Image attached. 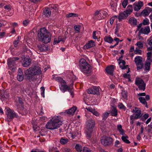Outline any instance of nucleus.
<instances>
[{
	"label": "nucleus",
	"instance_id": "obj_1",
	"mask_svg": "<svg viewBox=\"0 0 152 152\" xmlns=\"http://www.w3.org/2000/svg\"><path fill=\"white\" fill-rule=\"evenodd\" d=\"M41 71L39 67L32 66L26 70L24 71V73L26 79L29 81H34L36 78L34 76L41 73Z\"/></svg>",
	"mask_w": 152,
	"mask_h": 152
},
{
	"label": "nucleus",
	"instance_id": "obj_2",
	"mask_svg": "<svg viewBox=\"0 0 152 152\" xmlns=\"http://www.w3.org/2000/svg\"><path fill=\"white\" fill-rule=\"evenodd\" d=\"M38 37L39 40L45 43L50 42L51 39V34L45 27L41 28L39 30Z\"/></svg>",
	"mask_w": 152,
	"mask_h": 152
},
{
	"label": "nucleus",
	"instance_id": "obj_3",
	"mask_svg": "<svg viewBox=\"0 0 152 152\" xmlns=\"http://www.w3.org/2000/svg\"><path fill=\"white\" fill-rule=\"evenodd\" d=\"M62 124V121L60 116L54 117L50 119L46 125L47 129L53 130L58 129Z\"/></svg>",
	"mask_w": 152,
	"mask_h": 152
},
{
	"label": "nucleus",
	"instance_id": "obj_4",
	"mask_svg": "<svg viewBox=\"0 0 152 152\" xmlns=\"http://www.w3.org/2000/svg\"><path fill=\"white\" fill-rule=\"evenodd\" d=\"M79 67L81 71L85 73H89L91 68L90 65L88 64L84 58H81L79 61Z\"/></svg>",
	"mask_w": 152,
	"mask_h": 152
},
{
	"label": "nucleus",
	"instance_id": "obj_5",
	"mask_svg": "<svg viewBox=\"0 0 152 152\" xmlns=\"http://www.w3.org/2000/svg\"><path fill=\"white\" fill-rule=\"evenodd\" d=\"M95 122L91 118L87 121L86 122V134L87 139H90L91 136V134L93 128L95 126Z\"/></svg>",
	"mask_w": 152,
	"mask_h": 152
},
{
	"label": "nucleus",
	"instance_id": "obj_6",
	"mask_svg": "<svg viewBox=\"0 0 152 152\" xmlns=\"http://www.w3.org/2000/svg\"><path fill=\"white\" fill-rule=\"evenodd\" d=\"M53 78L56 80L58 82L60 83L59 85L60 90L63 92H64L70 87L67 86L66 83L62 78L60 77H56L55 75H53Z\"/></svg>",
	"mask_w": 152,
	"mask_h": 152
},
{
	"label": "nucleus",
	"instance_id": "obj_7",
	"mask_svg": "<svg viewBox=\"0 0 152 152\" xmlns=\"http://www.w3.org/2000/svg\"><path fill=\"white\" fill-rule=\"evenodd\" d=\"M135 84L138 86L139 90L145 91V89L146 84L142 79L138 77H136Z\"/></svg>",
	"mask_w": 152,
	"mask_h": 152
},
{
	"label": "nucleus",
	"instance_id": "obj_8",
	"mask_svg": "<svg viewBox=\"0 0 152 152\" xmlns=\"http://www.w3.org/2000/svg\"><path fill=\"white\" fill-rule=\"evenodd\" d=\"M134 61L137 66V70L142 68L143 64L142 62V57L140 56H137L134 58Z\"/></svg>",
	"mask_w": 152,
	"mask_h": 152
},
{
	"label": "nucleus",
	"instance_id": "obj_9",
	"mask_svg": "<svg viewBox=\"0 0 152 152\" xmlns=\"http://www.w3.org/2000/svg\"><path fill=\"white\" fill-rule=\"evenodd\" d=\"M6 113L7 117L9 119H12L15 117L18 118V116L16 113L13 110L9 108L6 109Z\"/></svg>",
	"mask_w": 152,
	"mask_h": 152
},
{
	"label": "nucleus",
	"instance_id": "obj_10",
	"mask_svg": "<svg viewBox=\"0 0 152 152\" xmlns=\"http://www.w3.org/2000/svg\"><path fill=\"white\" fill-rule=\"evenodd\" d=\"M101 143L104 145H107L111 144L113 142L112 138L110 137L103 136L101 139Z\"/></svg>",
	"mask_w": 152,
	"mask_h": 152
},
{
	"label": "nucleus",
	"instance_id": "obj_11",
	"mask_svg": "<svg viewBox=\"0 0 152 152\" xmlns=\"http://www.w3.org/2000/svg\"><path fill=\"white\" fill-rule=\"evenodd\" d=\"M19 58L18 57L11 58H8L7 60V64L10 68L13 66H15L17 65L16 61L18 60Z\"/></svg>",
	"mask_w": 152,
	"mask_h": 152
},
{
	"label": "nucleus",
	"instance_id": "obj_12",
	"mask_svg": "<svg viewBox=\"0 0 152 152\" xmlns=\"http://www.w3.org/2000/svg\"><path fill=\"white\" fill-rule=\"evenodd\" d=\"M16 106L17 107V109L18 111V113L22 115H26L28 113V111L27 109L25 107H24L23 106V107H20L18 104H16Z\"/></svg>",
	"mask_w": 152,
	"mask_h": 152
},
{
	"label": "nucleus",
	"instance_id": "obj_13",
	"mask_svg": "<svg viewBox=\"0 0 152 152\" xmlns=\"http://www.w3.org/2000/svg\"><path fill=\"white\" fill-rule=\"evenodd\" d=\"M99 88L96 86H93L89 88L87 91L88 94H97L99 93Z\"/></svg>",
	"mask_w": 152,
	"mask_h": 152
},
{
	"label": "nucleus",
	"instance_id": "obj_14",
	"mask_svg": "<svg viewBox=\"0 0 152 152\" xmlns=\"http://www.w3.org/2000/svg\"><path fill=\"white\" fill-rule=\"evenodd\" d=\"M134 7V10L136 11H138L143 6V4L142 1H139L138 3L135 2L133 4Z\"/></svg>",
	"mask_w": 152,
	"mask_h": 152
},
{
	"label": "nucleus",
	"instance_id": "obj_15",
	"mask_svg": "<svg viewBox=\"0 0 152 152\" xmlns=\"http://www.w3.org/2000/svg\"><path fill=\"white\" fill-rule=\"evenodd\" d=\"M95 46V43L92 40H91L84 46L83 48L84 49H87Z\"/></svg>",
	"mask_w": 152,
	"mask_h": 152
},
{
	"label": "nucleus",
	"instance_id": "obj_16",
	"mask_svg": "<svg viewBox=\"0 0 152 152\" xmlns=\"http://www.w3.org/2000/svg\"><path fill=\"white\" fill-rule=\"evenodd\" d=\"M76 109V107H73L69 110H66L65 113L69 116L73 115Z\"/></svg>",
	"mask_w": 152,
	"mask_h": 152
},
{
	"label": "nucleus",
	"instance_id": "obj_17",
	"mask_svg": "<svg viewBox=\"0 0 152 152\" xmlns=\"http://www.w3.org/2000/svg\"><path fill=\"white\" fill-rule=\"evenodd\" d=\"M114 66V65H110L106 68L105 70L108 74L112 76L113 75Z\"/></svg>",
	"mask_w": 152,
	"mask_h": 152
},
{
	"label": "nucleus",
	"instance_id": "obj_18",
	"mask_svg": "<svg viewBox=\"0 0 152 152\" xmlns=\"http://www.w3.org/2000/svg\"><path fill=\"white\" fill-rule=\"evenodd\" d=\"M150 32V30L149 26H146L141 28L140 32L145 34H148Z\"/></svg>",
	"mask_w": 152,
	"mask_h": 152
},
{
	"label": "nucleus",
	"instance_id": "obj_19",
	"mask_svg": "<svg viewBox=\"0 0 152 152\" xmlns=\"http://www.w3.org/2000/svg\"><path fill=\"white\" fill-rule=\"evenodd\" d=\"M133 111L136 113L135 115L136 118H139L142 116V114H141V111L138 108L135 107Z\"/></svg>",
	"mask_w": 152,
	"mask_h": 152
},
{
	"label": "nucleus",
	"instance_id": "obj_20",
	"mask_svg": "<svg viewBox=\"0 0 152 152\" xmlns=\"http://www.w3.org/2000/svg\"><path fill=\"white\" fill-rule=\"evenodd\" d=\"M128 15L125 11L123 12H120L118 15V19L119 21H121L122 19H125L128 16Z\"/></svg>",
	"mask_w": 152,
	"mask_h": 152
},
{
	"label": "nucleus",
	"instance_id": "obj_21",
	"mask_svg": "<svg viewBox=\"0 0 152 152\" xmlns=\"http://www.w3.org/2000/svg\"><path fill=\"white\" fill-rule=\"evenodd\" d=\"M119 65V66L122 69H124L128 68V65H125L126 62L124 60H121L120 61H119L118 62Z\"/></svg>",
	"mask_w": 152,
	"mask_h": 152
},
{
	"label": "nucleus",
	"instance_id": "obj_22",
	"mask_svg": "<svg viewBox=\"0 0 152 152\" xmlns=\"http://www.w3.org/2000/svg\"><path fill=\"white\" fill-rule=\"evenodd\" d=\"M104 17L100 14L99 11L96 10L95 12L94 18L98 20H101L103 19Z\"/></svg>",
	"mask_w": 152,
	"mask_h": 152
},
{
	"label": "nucleus",
	"instance_id": "obj_23",
	"mask_svg": "<svg viewBox=\"0 0 152 152\" xmlns=\"http://www.w3.org/2000/svg\"><path fill=\"white\" fill-rule=\"evenodd\" d=\"M37 49L40 52H43L48 50V47L44 44L39 45L37 46Z\"/></svg>",
	"mask_w": 152,
	"mask_h": 152
},
{
	"label": "nucleus",
	"instance_id": "obj_24",
	"mask_svg": "<svg viewBox=\"0 0 152 152\" xmlns=\"http://www.w3.org/2000/svg\"><path fill=\"white\" fill-rule=\"evenodd\" d=\"M109 113H110L111 115L113 116L116 117L118 115L117 110L116 108L114 106H112L111 108L110 112Z\"/></svg>",
	"mask_w": 152,
	"mask_h": 152
},
{
	"label": "nucleus",
	"instance_id": "obj_25",
	"mask_svg": "<svg viewBox=\"0 0 152 152\" xmlns=\"http://www.w3.org/2000/svg\"><path fill=\"white\" fill-rule=\"evenodd\" d=\"M31 62L30 59L25 58L23 61L22 65L24 67H27L30 64Z\"/></svg>",
	"mask_w": 152,
	"mask_h": 152
},
{
	"label": "nucleus",
	"instance_id": "obj_26",
	"mask_svg": "<svg viewBox=\"0 0 152 152\" xmlns=\"http://www.w3.org/2000/svg\"><path fill=\"white\" fill-rule=\"evenodd\" d=\"M43 13L46 17L50 16L51 14V10L50 8H45L43 10Z\"/></svg>",
	"mask_w": 152,
	"mask_h": 152
},
{
	"label": "nucleus",
	"instance_id": "obj_27",
	"mask_svg": "<svg viewBox=\"0 0 152 152\" xmlns=\"http://www.w3.org/2000/svg\"><path fill=\"white\" fill-rule=\"evenodd\" d=\"M117 127V129L121 134L122 135H126L125 134V131L122 129L121 125H118Z\"/></svg>",
	"mask_w": 152,
	"mask_h": 152
},
{
	"label": "nucleus",
	"instance_id": "obj_28",
	"mask_svg": "<svg viewBox=\"0 0 152 152\" xmlns=\"http://www.w3.org/2000/svg\"><path fill=\"white\" fill-rule=\"evenodd\" d=\"M128 15H130L133 11V7L131 5H129L127 7L126 10L124 11Z\"/></svg>",
	"mask_w": 152,
	"mask_h": 152
},
{
	"label": "nucleus",
	"instance_id": "obj_29",
	"mask_svg": "<svg viewBox=\"0 0 152 152\" xmlns=\"http://www.w3.org/2000/svg\"><path fill=\"white\" fill-rule=\"evenodd\" d=\"M129 23L134 26H135L137 24V20L134 18H131L129 20Z\"/></svg>",
	"mask_w": 152,
	"mask_h": 152
},
{
	"label": "nucleus",
	"instance_id": "obj_30",
	"mask_svg": "<svg viewBox=\"0 0 152 152\" xmlns=\"http://www.w3.org/2000/svg\"><path fill=\"white\" fill-rule=\"evenodd\" d=\"M139 99L140 102L143 104L145 105V106L148 108V103L146 102V100L144 97H140L139 98Z\"/></svg>",
	"mask_w": 152,
	"mask_h": 152
},
{
	"label": "nucleus",
	"instance_id": "obj_31",
	"mask_svg": "<svg viewBox=\"0 0 152 152\" xmlns=\"http://www.w3.org/2000/svg\"><path fill=\"white\" fill-rule=\"evenodd\" d=\"M104 40L105 42L109 43H111L113 41V38L110 36H106L104 38Z\"/></svg>",
	"mask_w": 152,
	"mask_h": 152
},
{
	"label": "nucleus",
	"instance_id": "obj_32",
	"mask_svg": "<svg viewBox=\"0 0 152 152\" xmlns=\"http://www.w3.org/2000/svg\"><path fill=\"white\" fill-rule=\"evenodd\" d=\"M88 110L97 116H99L100 115L99 113L97 111H96L94 109H93L92 108H88Z\"/></svg>",
	"mask_w": 152,
	"mask_h": 152
},
{
	"label": "nucleus",
	"instance_id": "obj_33",
	"mask_svg": "<svg viewBox=\"0 0 152 152\" xmlns=\"http://www.w3.org/2000/svg\"><path fill=\"white\" fill-rule=\"evenodd\" d=\"M147 54V60L150 62H152V51L148 52Z\"/></svg>",
	"mask_w": 152,
	"mask_h": 152
},
{
	"label": "nucleus",
	"instance_id": "obj_34",
	"mask_svg": "<svg viewBox=\"0 0 152 152\" xmlns=\"http://www.w3.org/2000/svg\"><path fill=\"white\" fill-rule=\"evenodd\" d=\"M128 138L129 137L127 136H123L121 137V139L124 142L127 144H129L130 143V141L128 140Z\"/></svg>",
	"mask_w": 152,
	"mask_h": 152
},
{
	"label": "nucleus",
	"instance_id": "obj_35",
	"mask_svg": "<svg viewBox=\"0 0 152 152\" xmlns=\"http://www.w3.org/2000/svg\"><path fill=\"white\" fill-rule=\"evenodd\" d=\"M68 141L69 140L67 138L63 137L61 138L60 142L61 144L64 145L66 144Z\"/></svg>",
	"mask_w": 152,
	"mask_h": 152
},
{
	"label": "nucleus",
	"instance_id": "obj_36",
	"mask_svg": "<svg viewBox=\"0 0 152 152\" xmlns=\"http://www.w3.org/2000/svg\"><path fill=\"white\" fill-rule=\"evenodd\" d=\"M110 114V113L106 112L103 113L102 115V119L105 120L108 117Z\"/></svg>",
	"mask_w": 152,
	"mask_h": 152
},
{
	"label": "nucleus",
	"instance_id": "obj_37",
	"mask_svg": "<svg viewBox=\"0 0 152 152\" xmlns=\"http://www.w3.org/2000/svg\"><path fill=\"white\" fill-rule=\"evenodd\" d=\"M75 148L78 152H81L82 151L83 149L81 145L78 144H76Z\"/></svg>",
	"mask_w": 152,
	"mask_h": 152
},
{
	"label": "nucleus",
	"instance_id": "obj_38",
	"mask_svg": "<svg viewBox=\"0 0 152 152\" xmlns=\"http://www.w3.org/2000/svg\"><path fill=\"white\" fill-rule=\"evenodd\" d=\"M66 16L67 18H69L72 17H77L78 15L77 14L74 13H71L66 15Z\"/></svg>",
	"mask_w": 152,
	"mask_h": 152
},
{
	"label": "nucleus",
	"instance_id": "obj_39",
	"mask_svg": "<svg viewBox=\"0 0 152 152\" xmlns=\"http://www.w3.org/2000/svg\"><path fill=\"white\" fill-rule=\"evenodd\" d=\"M16 104H18L19 105H20V107H23V102L22 99L20 97H18V102H16Z\"/></svg>",
	"mask_w": 152,
	"mask_h": 152
},
{
	"label": "nucleus",
	"instance_id": "obj_40",
	"mask_svg": "<svg viewBox=\"0 0 152 152\" xmlns=\"http://www.w3.org/2000/svg\"><path fill=\"white\" fill-rule=\"evenodd\" d=\"M4 93H2L0 94V99L2 101L5 100L7 97V95L6 96Z\"/></svg>",
	"mask_w": 152,
	"mask_h": 152
},
{
	"label": "nucleus",
	"instance_id": "obj_41",
	"mask_svg": "<svg viewBox=\"0 0 152 152\" xmlns=\"http://www.w3.org/2000/svg\"><path fill=\"white\" fill-rule=\"evenodd\" d=\"M129 68H128V71H127V73L124 74L123 75V77L125 78H128V79L130 81L131 80H130V75L129 74H127V73H129Z\"/></svg>",
	"mask_w": 152,
	"mask_h": 152
},
{
	"label": "nucleus",
	"instance_id": "obj_42",
	"mask_svg": "<svg viewBox=\"0 0 152 152\" xmlns=\"http://www.w3.org/2000/svg\"><path fill=\"white\" fill-rule=\"evenodd\" d=\"M127 92L125 91H122L121 93L122 97L124 99H126L128 96Z\"/></svg>",
	"mask_w": 152,
	"mask_h": 152
},
{
	"label": "nucleus",
	"instance_id": "obj_43",
	"mask_svg": "<svg viewBox=\"0 0 152 152\" xmlns=\"http://www.w3.org/2000/svg\"><path fill=\"white\" fill-rule=\"evenodd\" d=\"M141 13L145 17L148 16L149 14V12L146 10H144Z\"/></svg>",
	"mask_w": 152,
	"mask_h": 152
},
{
	"label": "nucleus",
	"instance_id": "obj_44",
	"mask_svg": "<svg viewBox=\"0 0 152 152\" xmlns=\"http://www.w3.org/2000/svg\"><path fill=\"white\" fill-rule=\"evenodd\" d=\"M151 63L150 62H146L145 65V69L146 70H149L150 69Z\"/></svg>",
	"mask_w": 152,
	"mask_h": 152
},
{
	"label": "nucleus",
	"instance_id": "obj_45",
	"mask_svg": "<svg viewBox=\"0 0 152 152\" xmlns=\"http://www.w3.org/2000/svg\"><path fill=\"white\" fill-rule=\"evenodd\" d=\"M118 107L121 109H124L125 110L126 107L122 103H119L118 104Z\"/></svg>",
	"mask_w": 152,
	"mask_h": 152
},
{
	"label": "nucleus",
	"instance_id": "obj_46",
	"mask_svg": "<svg viewBox=\"0 0 152 152\" xmlns=\"http://www.w3.org/2000/svg\"><path fill=\"white\" fill-rule=\"evenodd\" d=\"M135 45L138 46L140 48H142L143 47V44L140 41L137 42Z\"/></svg>",
	"mask_w": 152,
	"mask_h": 152
},
{
	"label": "nucleus",
	"instance_id": "obj_47",
	"mask_svg": "<svg viewBox=\"0 0 152 152\" xmlns=\"http://www.w3.org/2000/svg\"><path fill=\"white\" fill-rule=\"evenodd\" d=\"M80 26L79 25H75L74 26V28L76 31V33H78L80 32Z\"/></svg>",
	"mask_w": 152,
	"mask_h": 152
},
{
	"label": "nucleus",
	"instance_id": "obj_48",
	"mask_svg": "<svg viewBox=\"0 0 152 152\" xmlns=\"http://www.w3.org/2000/svg\"><path fill=\"white\" fill-rule=\"evenodd\" d=\"M69 75H70V77L69 76V78L71 79L72 81L75 80L76 78L75 76L74 75L72 72H71L70 73Z\"/></svg>",
	"mask_w": 152,
	"mask_h": 152
},
{
	"label": "nucleus",
	"instance_id": "obj_49",
	"mask_svg": "<svg viewBox=\"0 0 152 152\" xmlns=\"http://www.w3.org/2000/svg\"><path fill=\"white\" fill-rule=\"evenodd\" d=\"M128 4V0H124L122 3V5L123 7L125 8Z\"/></svg>",
	"mask_w": 152,
	"mask_h": 152
},
{
	"label": "nucleus",
	"instance_id": "obj_50",
	"mask_svg": "<svg viewBox=\"0 0 152 152\" xmlns=\"http://www.w3.org/2000/svg\"><path fill=\"white\" fill-rule=\"evenodd\" d=\"M139 48H136L135 49V50L134 51V53L136 54H141V50L139 49Z\"/></svg>",
	"mask_w": 152,
	"mask_h": 152
},
{
	"label": "nucleus",
	"instance_id": "obj_51",
	"mask_svg": "<svg viewBox=\"0 0 152 152\" xmlns=\"http://www.w3.org/2000/svg\"><path fill=\"white\" fill-rule=\"evenodd\" d=\"M71 94V95L72 96V98H73L74 96V93L73 91H72V88H71L70 87L67 90Z\"/></svg>",
	"mask_w": 152,
	"mask_h": 152
},
{
	"label": "nucleus",
	"instance_id": "obj_52",
	"mask_svg": "<svg viewBox=\"0 0 152 152\" xmlns=\"http://www.w3.org/2000/svg\"><path fill=\"white\" fill-rule=\"evenodd\" d=\"M58 8V5L56 4H52L49 6V8L51 9L56 10Z\"/></svg>",
	"mask_w": 152,
	"mask_h": 152
},
{
	"label": "nucleus",
	"instance_id": "obj_53",
	"mask_svg": "<svg viewBox=\"0 0 152 152\" xmlns=\"http://www.w3.org/2000/svg\"><path fill=\"white\" fill-rule=\"evenodd\" d=\"M24 79V76L23 75H21L17 76V79L20 81H23Z\"/></svg>",
	"mask_w": 152,
	"mask_h": 152
},
{
	"label": "nucleus",
	"instance_id": "obj_54",
	"mask_svg": "<svg viewBox=\"0 0 152 152\" xmlns=\"http://www.w3.org/2000/svg\"><path fill=\"white\" fill-rule=\"evenodd\" d=\"M40 89L41 91V95L42 97H45V88L44 87H42L40 88Z\"/></svg>",
	"mask_w": 152,
	"mask_h": 152
},
{
	"label": "nucleus",
	"instance_id": "obj_55",
	"mask_svg": "<svg viewBox=\"0 0 152 152\" xmlns=\"http://www.w3.org/2000/svg\"><path fill=\"white\" fill-rule=\"evenodd\" d=\"M142 23L144 25H148L149 23V20L147 19L144 20L143 21Z\"/></svg>",
	"mask_w": 152,
	"mask_h": 152
},
{
	"label": "nucleus",
	"instance_id": "obj_56",
	"mask_svg": "<svg viewBox=\"0 0 152 152\" xmlns=\"http://www.w3.org/2000/svg\"><path fill=\"white\" fill-rule=\"evenodd\" d=\"M117 16H115L112 17L110 19V23L112 25L114 22V21L115 19V18H117Z\"/></svg>",
	"mask_w": 152,
	"mask_h": 152
},
{
	"label": "nucleus",
	"instance_id": "obj_57",
	"mask_svg": "<svg viewBox=\"0 0 152 152\" xmlns=\"http://www.w3.org/2000/svg\"><path fill=\"white\" fill-rule=\"evenodd\" d=\"M63 152H72V151L70 148H65L63 149Z\"/></svg>",
	"mask_w": 152,
	"mask_h": 152
},
{
	"label": "nucleus",
	"instance_id": "obj_58",
	"mask_svg": "<svg viewBox=\"0 0 152 152\" xmlns=\"http://www.w3.org/2000/svg\"><path fill=\"white\" fill-rule=\"evenodd\" d=\"M101 12V14H103V15L102 16H104V18H105L107 15V12L104 11L100 10Z\"/></svg>",
	"mask_w": 152,
	"mask_h": 152
},
{
	"label": "nucleus",
	"instance_id": "obj_59",
	"mask_svg": "<svg viewBox=\"0 0 152 152\" xmlns=\"http://www.w3.org/2000/svg\"><path fill=\"white\" fill-rule=\"evenodd\" d=\"M83 152H92L91 151L86 147H84L83 149Z\"/></svg>",
	"mask_w": 152,
	"mask_h": 152
},
{
	"label": "nucleus",
	"instance_id": "obj_60",
	"mask_svg": "<svg viewBox=\"0 0 152 152\" xmlns=\"http://www.w3.org/2000/svg\"><path fill=\"white\" fill-rule=\"evenodd\" d=\"M23 72L22 70V69L20 68H19L18 69V76L21 75H23Z\"/></svg>",
	"mask_w": 152,
	"mask_h": 152
},
{
	"label": "nucleus",
	"instance_id": "obj_61",
	"mask_svg": "<svg viewBox=\"0 0 152 152\" xmlns=\"http://www.w3.org/2000/svg\"><path fill=\"white\" fill-rule=\"evenodd\" d=\"M110 5L111 7L115 8L117 6V4L115 2H112L110 3Z\"/></svg>",
	"mask_w": 152,
	"mask_h": 152
},
{
	"label": "nucleus",
	"instance_id": "obj_62",
	"mask_svg": "<svg viewBox=\"0 0 152 152\" xmlns=\"http://www.w3.org/2000/svg\"><path fill=\"white\" fill-rule=\"evenodd\" d=\"M19 42V40H15L13 42V45H14V46L15 47H16L17 46V45L18 43Z\"/></svg>",
	"mask_w": 152,
	"mask_h": 152
},
{
	"label": "nucleus",
	"instance_id": "obj_63",
	"mask_svg": "<svg viewBox=\"0 0 152 152\" xmlns=\"http://www.w3.org/2000/svg\"><path fill=\"white\" fill-rule=\"evenodd\" d=\"M96 31H94L93 32V38L94 39H96L97 38V36H96Z\"/></svg>",
	"mask_w": 152,
	"mask_h": 152
},
{
	"label": "nucleus",
	"instance_id": "obj_64",
	"mask_svg": "<svg viewBox=\"0 0 152 152\" xmlns=\"http://www.w3.org/2000/svg\"><path fill=\"white\" fill-rule=\"evenodd\" d=\"M29 23V21L26 20L23 21V24L25 26H26Z\"/></svg>",
	"mask_w": 152,
	"mask_h": 152
}]
</instances>
